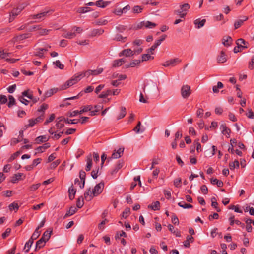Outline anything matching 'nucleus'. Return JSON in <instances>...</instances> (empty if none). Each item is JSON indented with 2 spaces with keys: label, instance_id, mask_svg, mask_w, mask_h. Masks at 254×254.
Masks as SVG:
<instances>
[{
  "label": "nucleus",
  "instance_id": "nucleus-1",
  "mask_svg": "<svg viewBox=\"0 0 254 254\" xmlns=\"http://www.w3.org/2000/svg\"><path fill=\"white\" fill-rule=\"evenodd\" d=\"M190 6L188 3L182 4L179 5V8L174 11V13L180 18H184L186 16Z\"/></svg>",
  "mask_w": 254,
  "mask_h": 254
},
{
  "label": "nucleus",
  "instance_id": "nucleus-2",
  "mask_svg": "<svg viewBox=\"0 0 254 254\" xmlns=\"http://www.w3.org/2000/svg\"><path fill=\"white\" fill-rule=\"evenodd\" d=\"M80 79V77H79L78 73H77L75 75L74 77L67 80L64 84L61 85L59 90H65L77 83Z\"/></svg>",
  "mask_w": 254,
  "mask_h": 254
},
{
  "label": "nucleus",
  "instance_id": "nucleus-3",
  "mask_svg": "<svg viewBox=\"0 0 254 254\" xmlns=\"http://www.w3.org/2000/svg\"><path fill=\"white\" fill-rule=\"evenodd\" d=\"M156 26V24L155 23L149 21H143L137 24L136 28V29L144 30L145 28H153Z\"/></svg>",
  "mask_w": 254,
  "mask_h": 254
},
{
  "label": "nucleus",
  "instance_id": "nucleus-4",
  "mask_svg": "<svg viewBox=\"0 0 254 254\" xmlns=\"http://www.w3.org/2000/svg\"><path fill=\"white\" fill-rule=\"evenodd\" d=\"M181 93L183 98H188L191 94L190 87L188 85H183L181 89Z\"/></svg>",
  "mask_w": 254,
  "mask_h": 254
},
{
  "label": "nucleus",
  "instance_id": "nucleus-5",
  "mask_svg": "<svg viewBox=\"0 0 254 254\" xmlns=\"http://www.w3.org/2000/svg\"><path fill=\"white\" fill-rule=\"evenodd\" d=\"M24 7V6L21 5L12 9L9 14V22H11L13 21L16 17L21 12Z\"/></svg>",
  "mask_w": 254,
  "mask_h": 254
},
{
  "label": "nucleus",
  "instance_id": "nucleus-6",
  "mask_svg": "<svg viewBox=\"0 0 254 254\" xmlns=\"http://www.w3.org/2000/svg\"><path fill=\"white\" fill-rule=\"evenodd\" d=\"M44 118V115H41L35 119H31L28 120V124L25 126V127L27 128L29 127L34 126L35 124L38 122H42Z\"/></svg>",
  "mask_w": 254,
  "mask_h": 254
},
{
  "label": "nucleus",
  "instance_id": "nucleus-7",
  "mask_svg": "<svg viewBox=\"0 0 254 254\" xmlns=\"http://www.w3.org/2000/svg\"><path fill=\"white\" fill-rule=\"evenodd\" d=\"M104 186V182H100L97 184L92 191L93 196H96L100 194L103 191Z\"/></svg>",
  "mask_w": 254,
  "mask_h": 254
},
{
  "label": "nucleus",
  "instance_id": "nucleus-8",
  "mask_svg": "<svg viewBox=\"0 0 254 254\" xmlns=\"http://www.w3.org/2000/svg\"><path fill=\"white\" fill-rule=\"evenodd\" d=\"M180 62H181V60L179 59L175 58L166 61L165 62H164L162 65L164 67H168L170 66H174Z\"/></svg>",
  "mask_w": 254,
  "mask_h": 254
},
{
  "label": "nucleus",
  "instance_id": "nucleus-9",
  "mask_svg": "<svg viewBox=\"0 0 254 254\" xmlns=\"http://www.w3.org/2000/svg\"><path fill=\"white\" fill-rule=\"evenodd\" d=\"M86 161L87 162V164L85 167V170L86 171H89L91 170L92 167V158L91 153L87 155Z\"/></svg>",
  "mask_w": 254,
  "mask_h": 254
},
{
  "label": "nucleus",
  "instance_id": "nucleus-10",
  "mask_svg": "<svg viewBox=\"0 0 254 254\" xmlns=\"http://www.w3.org/2000/svg\"><path fill=\"white\" fill-rule=\"evenodd\" d=\"M222 44L226 47L230 46L233 42V40L230 36H224L222 40Z\"/></svg>",
  "mask_w": 254,
  "mask_h": 254
},
{
  "label": "nucleus",
  "instance_id": "nucleus-11",
  "mask_svg": "<svg viewBox=\"0 0 254 254\" xmlns=\"http://www.w3.org/2000/svg\"><path fill=\"white\" fill-rule=\"evenodd\" d=\"M236 44L241 49H245L248 48V43L246 42L243 39L240 38L237 40Z\"/></svg>",
  "mask_w": 254,
  "mask_h": 254
},
{
  "label": "nucleus",
  "instance_id": "nucleus-12",
  "mask_svg": "<svg viewBox=\"0 0 254 254\" xmlns=\"http://www.w3.org/2000/svg\"><path fill=\"white\" fill-rule=\"evenodd\" d=\"M113 39L117 41L125 42L127 40V36L122 35L119 33H117L114 36Z\"/></svg>",
  "mask_w": 254,
  "mask_h": 254
},
{
  "label": "nucleus",
  "instance_id": "nucleus-13",
  "mask_svg": "<svg viewBox=\"0 0 254 254\" xmlns=\"http://www.w3.org/2000/svg\"><path fill=\"white\" fill-rule=\"evenodd\" d=\"M124 150V148H120L117 151L115 150L114 152L112 154V158L117 159L121 157L123 154Z\"/></svg>",
  "mask_w": 254,
  "mask_h": 254
},
{
  "label": "nucleus",
  "instance_id": "nucleus-14",
  "mask_svg": "<svg viewBox=\"0 0 254 254\" xmlns=\"http://www.w3.org/2000/svg\"><path fill=\"white\" fill-rule=\"evenodd\" d=\"M217 60L219 63H224L226 62V55L224 51H221L220 52V55L218 56Z\"/></svg>",
  "mask_w": 254,
  "mask_h": 254
},
{
  "label": "nucleus",
  "instance_id": "nucleus-15",
  "mask_svg": "<svg viewBox=\"0 0 254 254\" xmlns=\"http://www.w3.org/2000/svg\"><path fill=\"white\" fill-rule=\"evenodd\" d=\"M30 36V33H24L14 37V41H18L25 39Z\"/></svg>",
  "mask_w": 254,
  "mask_h": 254
},
{
  "label": "nucleus",
  "instance_id": "nucleus-16",
  "mask_svg": "<svg viewBox=\"0 0 254 254\" xmlns=\"http://www.w3.org/2000/svg\"><path fill=\"white\" fill-rule=\"evenodd\" d=\"M124 165V161L122 160H119L118 163L116 165L115 168L111 171V174L113 175L116 173Z\"/></svg>",
  "mask_w": 254,
  "mask_h": 254
},
{
  "label": "nucleus",
  "instance_id": "nucleus-17",
  "mask_svg": "<svg viewBox=\"0 0 254 254\" xmlns=\"http://www.w3.org/2000/svg\"><path fill=\"white\" fill-rule=\"evenodd\" d=\"M248 18L246 16L241 17L240 19H238L235 21L234 23V27L235 29H238L240 26L242 24V23L247 20Z\"/></svg>",
  "mask_w": 254,
  "mask_h": 254
},
{
  "label": "nucleus",
  "instance_id": "nucleus-18",
  "mask_svg": "<svg viewBox=\"0 0 254 254\" xmlns=\"http://www.w3.org/2000/svg\"><path fill=\"white\" fill-rule=\"evenodd\" d=\"M77 210L78 209L77 208L74 206H71L69 208V210L66 212V214L64 216V219H65L68 217L73 215L77 211Z\"/></svg>",
  "mask_w": 254,
  "mask_h": 254
},
{
  "label": "nucleus",
  "instance_id": "nucleus-19",
  "mask_svg": "<svg viewBox=\"0 0 254 254\" xmlns=\"http://www.w3.org/2000/svg\"><path fill=\"white\" fill-rule=\"evenodd\" d=\"M79 178L81 179V182H82V183L80 185V188L83 189L84 187L85 182V178H86V173L84 171H83V170L80 171Z\"/></svg>",
  "mask_w": 254,
  "mask_h": 254
},
{
  "label": "nucleus",
  "instance_id": "nucleus-20",
  "mask_svg": "<svg viewBox=\"0 0 254 254\" xmlns=\"http://www.w3.org/2000/svg\"><path fill=\"white\" fill-rule=\"evenodd\" d=\"M220 128L222 129V133L225 135H228L227 137H229L231 130L228 128L225 124H223L220 126Z\"/></svg>",
  "mask_w": 254,
  "mask_h": 254
},
{
  "label": "nucleus",
  "instance_id": "nucleus-21",
  "mask_svg": "<svg viewBox=\"0 0 254 254\" xmlns=\"http://www.w3.org/2000/svg\"><path fill=\"white\" fill-rule=\"evenodd\" d=\"M76 190L73 187V185H72L68 189V193H69V198L70 200H73L74 198L75 195L76 194Z\"/></svg>",
  "mask_w": 254,
  "mask_h": 254
},
{
  "label": "nucleus",
  "instance_id": "nucleus-22",
  "mask_svg": "<svg viewBox=\"0 0 254 254\" xmlns=\"http://www.w3.org/2000/svg\"><path fill=\"white\" fill-rule=\"evenodd\" d=\"M111 3L110 1L98 0L96 2V5L98 7L105 8Z\"/></svg>",
  "mask_w": 254,
  "mask_h": 254
},
{
  "label": "nucleus",
  "instance_id": "nucleus-23",
  "mask_svg": "<svg viewBox=\"0 0 254 254\" xmlns=\"http://www.w3.org/2000/svg\"><path fill=\"white\" fill-rule=\"evenodd\" d=\"M45 243L46 242L45 241V240H43V238H40L39 240H38L36 242L35 251H36L38 250L43 247L45 246Z\"/></svg>",
  "mask_w": 254,
  "mask_h": 254
},
{
  "label": "nucleus",
  "instance_id": "nucleus-24",
  "mask_svg": "<svg viewBox=\"0 0 254 254\" xmlns=\"http://www.w3.org/2000/svg\"><path fill=\"white\" fill-rule=\"evenodd\" d=\"M84 198L90 201L94 196L93 195V194H92V192L91 191L90 188L88 189L84 193Z\"/></svg>",
  "mask_w": 254,
  "mask_h": 254
},
{
  "label": "nucleus",
  "instance_id": "nucleus-25",
  "mask_svg": "<svg viewBox=\"0 0 254 254\" xmlns=\"http://www.w3.org/2000/svg\"><path fill=\"white\" fill-rule=\"evenodd\" d=\"M50 147V144L49 143H46L44 144L42 146H39L37 147L36 150H37L38 153H42L45 150L48 149Z\"/></svg>",
  "mask_w": 254,
  "mask_h": 254
},
{
  "label": "nucleus",
  "instance_id": "nucleus-26",
  "mask_svg": "<svg viewBox=\"0 0 254 254\" xmlns=\"http://www.w3.org/2000/svg\"><path fill=\"white\" fill-rule=\"evenodd\" d=\"M134 53L130 49H125L122 51L120 56L124 55L126 57H129L133 55Z\"/></svg>",
  "mask_w": 254,
  "mask_h": 254
},
{
  "label": "nucleus",
  "instance_id": "nucleus-27",
  "mask_svg": "<svg viewBox=\"0 0 254 254\" xmlns=\"http://www.w3.org/2000/svg\"><path fill=\"white\" fill-rule=\"evenodd\" d=\"M205 22L206 20L205 19L202 20L197 19L194 21V23L197 28H200L204 26Z\"/></svg>",
  "mask_w": 254,
  "mask_h": 254
},
{
  "label": "nucleus",
  "instance_id": "nucleus-28",
  "mask_svg": "<svg viewBox=\"0 0 254 254\" xmlns=\"http://www.w3.org/2000/svg\"><path fill=\"white\" fill-rule=\"evenodd\" d=\"M52 233V230H50V231H46L44 232L41 238H43V240H45V241L46 242L50 238Z\"/></svg>",
  "mask_w": 254,
  "mask_h": 254
},
{
  "label": "nucleus",
  "instance_id": "nucleus-29",
  "mask_svg": "<svg viewBox=\"0 0 254 254\" xmlns=\"http://www.w3.org/2000/svg\"><path fill=\"white\" fill-rule=\"evenodd\" d=\"M34 241L31 238L29 239L28 242H27L25 245L24 250L25 252L27 253L29 251V250L33 243Z\"/></svg>",
  "mask_w": 254,
  "mask_h": 254
},
{
  "label": "nucleus",
  "instance_id": "nucleus-30",
  "mask_svg": "<svg viewBox=\"0 0 254 254\" xmlns=\"http://www.w3.org/2000/svg\"><path fill=\"white\" fill-rule=\"evenodd\" d=\"M160 202L158 201H156L152 205H149L148 206V208H151L153 210H159L160 209Z\"/></svg>",
  "mask_w": 254,
  "mask_h": 254
},
{
  "label": "nucleus",
  "instance_id": "nucleus-31",
  "mask_svg": "<svg viewBox=\"0 0 254 254\" xmlns=\"http://www.w3.org/2000/svg\"><path fill=\"white\" fill-rule=\"evenodd\" d=\"M93 108L91 105H86L81 107V110L79 111V114H81L84 112L91 111Z\"/></svg>",
  "mask_w": 254,
  "mask_h": 254
},
{
  "label": "nucleus",
  "instance_id": "nucleus-32",
  "mask_svg": "<svg viewBox=\"0 0 254 254\" xmlns=\"http://www.w3.org/2000/svg\"><path fill=\"white\" fill-rule=\"evenodd\" d=\"M49 140V138H47L45 135H41L37 137L35 140L37 144H39L41 142H46Z\"/></svg>",
  "mask_w": 254,
  "mask_h": 254
},
{
  "label": "nucleus",
  "instance_id": "nucleus-33",
  "mask_svg": "<svg viewBox=\"0 0 254 254\" xmlns=\"http://www.w3.org/2000/svg\"><path fill=\"white\" fill-rule=\"evenodd\" d=\"M193 237L191 236H188L187 237V239L186 241L184 242V246L186 248H189L190 246V241L191 242H193Z\"/></svg>",
  "mask_w": 254,
  "mask_h": 254
},
{
  "label": "nucleus",
  "instance_id": "nucleus-34",
  "mask_svg": "<svg viewBox=\"0 0 254 254\" xmlns=\"http://www.w3.org/2000/svg\"><path fill=\"white\" fill-rule=\"evenodd\" d=\"M78 74L79 77H80V79H82L85 76L89 77L90 75H92V70H88L82 73H78Z\"/></svg>",
  "mask_w": 254,
  "mask_h": 254
},
{
  "label": "nucleus",
  "instance_id": "nucleus-35",
  "mask_svg": "<svg viewBox=\"0 0 254 254\" xmlns=\"http://www.w3.org/2000/svg\"><path fill=\"white\" fill-rule=\"evenodd\" d=\"M229 166L230 170H233L236 167L238 168L239 167V162L238 160H236L234 162H230Z\"/></svg>",
  "mask_w": 254,
  "mask_h": 254
},
{
  "label": "nucleus",
  "instance_id": "nucleus-36",
  "mask_svg": "<svg viewBox=\"0 0 254 254\" xmlns=\"http://www.w3.org/2000/svg\"><path fill=\"white\" fill-rule=\"evenodd\" d=\"M23 174L21 173H18L14 175V176L13 177L12 182L13 183H15L17 181L21 180V177Z\"/></svg>",
  "mask_w": 254,
  "mask_h": 254
},
{
  "label": "nucleus",
  "instance_id": "nucleus-37",
  "mask_svg": "<svg viewBox=\"0 0 254 254\" xmlns=\"http://www.w3.org/2000/svg\"><path fill=\"white\" fill-rule=\"evenodd\" d=\"M126 109L124 107H122L121 108V113L119 116L117 117V120H120L123 118L126 115Z\"/></svg>",
  "mask_w": 254,
  "mask_h": 254
},
{
  "label": "nucleus",
  "instance_id": "nucleus-38",
  "mask_svg": "<svg viewBox=\"0 0 254 254\" xmlns=\"http://www.w3.org/2000/svg\"><path fill=\"white\" fill-rule=\"evenodd\" d=\"M178 204L180 207L183 208H191L193 207V206L191 204H187L184 201L179 202Z\"/></svg>",
  "mask_w": 254,
  "mask_h": 254
},
{
  "label": "nucleus",
  "instance_id": "nucleus-39",
  "mask_svg": "<svg viewBox=\"0 0 254 254\" xmlns=\"http://www.w3.org/2000/svg\"><path fill=\"white\" fill-rule=\"evenodd\" d=\"M31 30L34 32H49V30H46L45 29H42L39 25L33 26Z\"/></svg>",
  "mask_w": 254,
  "mask_h": 254
},
{
  "label": "nucleus",
  "instance_id": "nucleus-40",
  "mask_svg": "<svg viewBox=\"0 0 254 254\" xmlns=\"http://www.w3.org/2000/svg\"><path fill=\"white\" fill-rule=\"evenodd\" d=\"M83 205H84L83 198L81 196L77 199V201H76V206H77V208H81V207H83Z\"/></svg>",
  "mask_w": 254,
  "mask_h": 254
},
{
  "label": "nucleus",
  "instance_id": "nucleus-41",
  "mask_svg": "<svg viewBox=\"0 0 254 254\" xmlns=\"http://www.w3.org/2000/svg\"><path fill=\"white\" fill-rule=\"evenodd\" d=\"M154 59V57L151 56L149 53L143 54L142 55V61H146L149 60Z\"/></svg>",
  "mask_w": 254,
  "mask_h": 254
},
{
  "label": "nucleus",
  "instance_id": "nucleus-42",
  "mask_svg": "<svg viewBox=\"0 0 254 254\" xmlns=\"http://www.w3.org/2000/svg\"><path fill=\"white\" fill-rule=\"evenodd\" d=\"M167 37V35L166 34H163L161 35L160 38L156 40L154 44L156 45L157 47L159 46L162 42H163Z\"/></svg>",
  "mask_w": 254,
  "mask_h": 254
},
{
  "label": "nucleus",
  "instance_id": "nucleus-43",
  "mask_svg": "<svg viewBox=\"0 0 254 254\" xmlns=\"http://www.w3.org/2000/svg\"><path fill=\"white\" fill-rule=\"evenodd\" d=\"M112 91L110 89L107 90L106 92H103L98 96L99 98H106L108 96L112 94Z\"/></svg>",
  "mask_w": 254,
  "mask_h": 254
},
{
  "label": "nucleus",
  "instance_id": "nucleus-44",
  "mask_svg": "<svg viewBox=\"0 0 254 254\" xmlns=\"http://www.w3.org/2000/svg\"><path fill=\"white\" fill-rule=\"evenodd\" d=\"M223 87V84L221 82L217 83V86H214L212 90L214 93H218L219 92V88H222Z\"/></svg>",
  "mask_w": 254,
  "mask_h": 254
},
{
  "label": "nucleus",
  "instance_id": "nucleus-45",
  "mask_svg": "<svg viewBox=\"0 0 254 254\" xmlns=\"http://www.w3.org/2000/svg\"><path fill=\"white\" fill-rule=\"evenodd\" d=\"M130 213V209L129 207H127L125 209L122 213V216L124 218H127Z\"/></svg>",
  "mask_w": 254,
  "mask_h": 254
},
{
  "label": "nucleus",
  "instance_id": "nucleus-46",
  "mask_svg": "<svg viewBox=\"0 0 254 254\" xmlns=\"http://www.w3.org/2000/svg\"><path fill=\"white\" fill-rule=\"evenodd\" d=\"M40 233L41 231H39V230L36 229L30 238L33 241L37 239L40 236Z\"/></svg>",
  "mask_w": 254,
  "mask_h": 254
},
{
  "label": "nucleus",
  "instance_id": "nucleus-47",
  "mask_svg": "<svg viewBox=\"0 0 254 254\" xmlns=\"http://www.w3.org/2000/svg\"><path fill=\"white\" fill-rule=\"evenodd\" d=\"M8 98L9 101L7 105L9 108H11L15 104V100L12 95H9Z\"/></svg>",
  "mask_w": 254,
  "mask_h": 254
},
{
  "label": "nucleus",
  "instance_id": "nucleus-48",
  "mask_svg": "<svg viewBox=\"0 0 254 254\" xmlns=\"http://www.w3.org/2000/svg\"><path fill=\"white\" fill-rule=\"evenodd\" d=\"M141 125V123L140 121H138L137 125L133 128V131H134L136 133H138L139 132H142L144 130H140V126Z\"/></svg>",
  "mask_w": 254,
  "mask_h": 254
},
{
  "label": "nucleus",
  "instance_id": "nucleus-49",
  "mask_svg": "<svg viewBox=\"0 0 254 254\" xmlns=\"http://www.w3.org/2000/svg\"><path fill=\"white\" fill-rule=\"evenodd\" d=\"M48 108V105L45 103L43 104L40 108L38 109L37 111L39 112H42V115H44L45 111Z\"/></svg>",
  "mask_w": 254,
  "mask_h": 254
},
{
  "label": "nucleus",
  "instance_id": "nucleus-50",
  "mask_svg": "<svg viewBox=\"0 0 254 254\" xmlns=\"http://www.w3.org/2000/svg\"><path fill=\"white\" fill-rule=\"evenodd\" d=\"M140 63V60H134L132 62L130 63L128 65H126V68H128L129 67H134L136 65L139 64Z\"/></svg>",
  "mask_w": 254,
  "mask_h": 254
},
{
  "label": "nucleus",
  "instance_id": "nucleus-51",
  "mask_svg": "<svg viewBox=\"0 0 254 254\" xmlns=\"http://www.w3.org/2000/svg\"><path fill=\"white\" fill-rule=\"evenodd\" d=\"M116 29L119 32H123L124 31H128L130 30V28L127 27L126 26L124 25H119L116 27Z\"/></svg>",
  "mask_w": 254,
  "mask_h": 254
},
{
  "label": "nucleus",
  "instance_id": "nucleus-52",
  "mask_svg": "<svg viewBox=\"0 0 254 254\" xmlns=\"http://www.w3.org/2000/svg\"><path fill=\"white\" fill-rule=\"evenodd\" d=\"M90 11L91 9L88 7H80L78 10V12L80 13H85Z\"/></svg>",
  "mask_w": 254,
  "mask_h": 254
},
{
  "label": "nucleus",
  "instance_id": "nucleus-53",
  "mask_svg": "<svg viewBox=\"0 0 254 254\" xmlns=\"http://www.w3.org/2000/svg\"><path fill=\"white\" fill-rule=\"evenodd\" d=\"M79 121V119L71 120V119H68V118H67V119L64 118V122H65V123H68V124H75L78 123Z\"/></svg>",
  "mask_w": 254,
  "mask_h": 254
},
{
  "label": "nucleus",
  "instance_id": "nucleus-54",
  "mask_svg": "<svg viewBox=\"0 0 254 254\" xmlns=\"http://www.w3.org/2000/svg\"><path fill=\"white\" fill-rule=\"evenodd\" d=\"M103 71V68H98L95 70H92V75H97L101 73Z\"/></svg>",
  "mask_w": 254,
  "mask_h": 254
},
{
  "label": "nucleus",
  "instance_id": "nucleus-55",
  "mask_svg": "<svg viewBox=\"0 0 254 254\" xmlns=\"http://www.w3.org/2000/svg\"><path fill=\"white\" fill-rule=\"evenodd\" d=\"M127 234L123 231H122L121 232H117L115 235V238L119 239L120 237H127Z\"/></svg>",
  "mask_w": 254,
  "mask_h": 254
},
{
  "label": "nucleus",
  "instance_id": "nucleus-56",
  "mask_svg": "<svg viewBox=\"0 0 254 254\" xmlns=\"http://www.w3.org/2000/svg\"><path fill=\"white\" fill-rule=\"evenodd\" d=\"M9 53L4 52V51H0V60L7 59V57L9 56Z\"/></svg>",
  "mask_w": 254,
  "mask_h": 254
},
{
  "label": "nucleus",
  "instance_id": "nucleus-57",
  "mask_svg": "<svg viewBox=\"0 0 254 254\" xmlns=\"http://www.w3.org/2000/svg\"><path fill=\"white\" fill-rule=\"evenodd\" d=\"M11 229L10 228H7L5 231L2 234V237L3 239H5L11 233Z\"/></svg>",
  "mask_w": 254,
  "mask_h": 254
},
{
  "label": "nucleus",
  "instance_id": "nucleus-58",
  "mask_svg": "<svg viewBox=\"0 0 254 254\" xmlns=\"http://www.w3.org/2000/svg\"><path fill=\"white\" fill-rule=\"evenodd\" d=\"M9 209L10 210L12 211L13 210H17L19 208V206L17 203H12L9 205Z\"/></svg>",
  "mask_w": 254,
  "mask_h": 254
},
{
  "label": "nucleus",
  "instance_id": "nucleus-59",
  "mask_svg": "<svg viewBox=\"0 0 254 254\" xmlns=\"http://www.w3.org/2000/svg\"><path fill=\"white\" fill-rule=\"evenodd\" d=\"M53 63L57 67L59 68L60 69H63L64 68V65L62 64L59 60H57Z\"/></svg>",
  "mask_w": 254,
  "mask_h": 254
},
{
  "label": "nucleus",
  "instance_id": "nucleus-60",
  "mask_svg": "<svg viewBox=\"0 0 254 254\" xmlns=\"http://www.w3.org/2000/svg\"><path fill=\"white\" fill-rule=\"evenodd\" d=\"M29 90H25L22 93V96H26L29 99L33 98V94L32 93H29Z\"/></svg>",
  "mask_w": 254,
  "mask_h": 254
},
{
  "label": "nucleus",
  "instance_id": "nucleus-61",
  "mask_svg": "<svg viewBox=\"0 0 254 254\" xmlns=\"http://www.w3.org/2000/svg\"><path fill=\"white\" fill-rule=\"evenodd\" d=\"M19 151H17L15 153H13L8 159V162H10L14 160L16 157H17L19 156Z\"/></svg>",
  "mask_w": 254,
  "mask_h": 254
},
{
  "label": "nucleus",
  "instance_id": "nucleus-62",
  "mask_svg": "<svg viewBox=\"0 0 254 254\" xmlns=\"http://www.w3.org/2000/svg\"><path fill=\"white\" fill-rule=\"evenodd\" d=\"M48 11L43 12L37 15H34V17H35L37 19H39L40 20L42 18H43L48 13Z\"/></svg>",
  "mask_w": 254,
  "mask_h": 254
},
{
  "label": "nucleus",
  "instance_id": "nucleus-63",
  "mask_svg": "<svg viewBox=\"0 0 254 254\" xmlns=\"http://www.w3.org/2000/svg\"><path fill=\"white\" fill-rule=\"evenodd\" d=\"M121 65H122V63L119 59L114 60L113 63V64H112L113 67H117L120 66Z\"/></svg>",
  "mask_w": 254,
  "mask_h": 254
},
{
  "label": "nucleus",
  "instance_id": "nucleus-64",
  "mask_svg": "<svg viewBox=\"0 0 254 254\" xmlns=\"http://www.w3.org/2000/svg\"><path fill=\"white\" fill-rule=\"evenodd\" d=\"M172 222L175 225H178L179 223V219L175 214H173L172 216Z\"/></svg>",
  "mask_w": 254,
  "mask_h": 254
}]
</instances>
